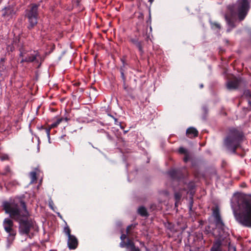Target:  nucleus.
Here are the masks:
<instances>
[{
	"label": "nucleus",
	"instance_id": "f257e3e1",
	"mask_svg": "<svg viewBox=\"0 0 251 251\" xmlns=\"http://www.w3.org/2000/svg\"><path fill=\"white\" fill-rule=\"evenodd\" d=\"M3 207L11 218L19 222L21 234L28 235L32 229L36 230V226L33 222L25 220L28 216V212L24 202L21 201L19 205L13 201H5L3 203Z\"/></svg>",
	"mask_w": 251,
	"mask_h": 251
},
{
	"label": "nucleus",
	"instance_id": "f03ea898",
	"mask_svg": "<svg viewBox=\"0 0 251 251\" xmlns=\"http://www.w3.org/2000/svg\"><path fill=\"white\" fill-rule=\"evenodd\" d=\"M231 206L236 220L241 225L251 227V195H235Z\"/></svg>",
	"mask_w": 251,
	"mask_h": 251
},
{
	"label": "nucleus",
	"instance_id": "7ed1b4c3",
	"mask_svg": "<svg viewBox=\"0 0 251 251\" xmlns=\"http://www.w3.org/2000/svg\"><path fill=\"white\" fill-rule=\"evenodd\" d=\"M245 137L241 132L233 129L230 130L228 136L224 141L226 147L233 153L236 152L237 148L244 141Z\"/></svg>",
	"mask_w": 251,
	"mask_h": 251
},
{
	"label": "nucleus",
	"instance_id": "20e7f679",
	"mask_svg": "<svg viewBox=\"0 0 251 251\" xmlns=\"http://www.w3.org/2000/svg\"><path fill=\"white\" fill-rule=\"evenodd\" d=\"M251 0H238L236 4L237 14L240 21L243 20L250 8Z\"/></svg>",
	"mask_w": 251,
	"mask_h": 251
},
{
	"label": "nucleus",
	"instance_id": "39448f33",
	"mask_svg": "<svg viewBox=\"0 0 251 251\" xmlns=\"http://www.w3.org/2000/svg\"><path fill=\"white\" fill-rule=\"evenodd\" d=\"M20 57L21 58V63L38 62L40 55L36 50H27L22 49L20 50Z\"/></svg>",
	"mask_w": 251,
	"mask_h": 251
},
{
	"label": "nucleus",
	"instance_id": "423d86ee",
	"mask_svg": "<svg viewBox=\"0 0 251 251\" xmlns=\"http://www.w3.org/2000/svg\"><path fill=\"white\" fill-rule=\"evenodd\" d=\"M37 10L38 6L34 4L29 10L26 11V16L29 24L28 28L29 29L33 28L37 24Z\"/></svg>",
	"mask_w": 251,
	"mask_h": 251
},
{
	"label": "nucleus",
	"instance_id": "0eeeda50",
	"mask_svg": "<svg viewBox=\"0 0 251 251\" xmlns=\"http://www.w3.org/2000/svg\"><path fill=\"white\" fill-rule=\"evenodd\" d=\"M3 226L5 231L8 234V239L13 240L16 234L13 221L9 218H6L3 221Z\"/></svg>",
	"mask_w": 251,
	"mask_h": 251
},
{
	"label": "nucleus",
	"instance_id": "6e6552de",
	"mask_svg": "<svg viewBox=\"0 0 251 251\" xmlns=\"http://www.w3.org/2000/svg\"><path fill=\"white\" fill-rule=\"evenodd\" d=\"M1 12L2 16L8 20L12 19L16 13L14 8L11 6L4 7L1 10Z\"/></svg>",
	"mask_w": 251,
	"mask_h": 251
},
{
	"label": "nucleus",
	"instance_id": "1a4fd4ad",
	"mask_svg": "<svg viewBox=\"0 0 251 251\" xmlns=\"http://www.w3.org/2000/svg\"><path fill=\"white\" fill-rule=\"evenodd\" d=\"M77 245V240L75 236L72 235L68 237V246L70 250H74L76 249Z\"/></svg>",
	"mask_w": 251,
	"mask_h": 251
},
{
	"label": "nucleus",
	"instance_id": "9d476101",
	"mask_svg": "<svg viewBox=\"0 0 251 251\" xmlns=\"http://www.w3.org/2000/svg\"><path fill=\"white\" fill-rule=\"evenodd\" d=\"M186 134L189 138L195 137L198 135V131L196 128L191 127L187 129Z\"/></svg>",
	"mask_w": 251,
	"mask_h": 251
},
{
	"label": "nucleus",
	"instance_id": "9b49d317",
	"mask_svg": "<svg viewBox=\"0 0 251 251\" xmlns=\"http://www.w3.org/2000/svg\"><path fill=\"white\" fill-rule=\"evenodd\" d=\"M239 84V81L235 79L233 80L229 81L227 83L226 86L228 89H236Z\"/></svg>",
	"mask_w": 251,
	"mask_h": 251
},
{
	"label": "nucleus",
	"instance_id": "f8f14e48",
	"mask_svg": "<svg viewBox=\"0 0 251 251\" xmlns=\"http://www.w3.org/2000/svg\"><path fill=\"white\" fill-rule=\"evenodd\" d=\"M126 248L129 249L131 251H140V249L138 247H136L135 246L134 243L133 242L128 239L127 241L126 242Z\"/></svg>",
	"mask_w": 251,
	"mask_h": 251
},
{
	"label": "nucleus",
	"instance_id": "ddd939ff",
	"mask_svg": "<svg viewBox=\"0 0 251 251\" xmlns=\"http://www.w3.org/2000/svg\"><path fill=\"white\" fill-rule=\"evenodd\" d=\"M131 42L136 46V47L140 51L141 53H143V48L142 46L141 43L140 42H139L138 40L136 39H131Z\"/></svg>",
	"mask_w": 251,
	"mask_h": 251
},
{
	"label": "nucleus",
	"instance_id": "4468645a",
	"mask_svg": "<svg viewBox=\"0 0 251 251\" xmlns=\"http://www.w3.org/2000/svg\"><path fill=\"white\" fill-rule=\"evenodd\" d=\"M138 212L142 216H147L148 215L147 210L143 206L140 207L138 209Z\"/></svg>",
	"mask_w": 251,
	"mask_h": 251
},
{
	"label": "nucleus",
	"instance_id": "2eb2a0df",
	"mask_svg": "<svg viewBox=\"0 0 251 251\" xmlns=\"http://www.w3.org/2000/svg\"><path fill=\"white\" fill-rule=\"evenodd\" d=\"M30 177L31 178V182L33 183L36 181V172L32 171L30 173Z\"/></svg>",
	"mask_w": 251,
	"mask_h": 251
},
{
	"label": "nucleus",
	"instance_id": "dca6fc26",
	"mask_svg": "<svg viewBox=\"0 0 251 251\" xmlns=\"http://www.w3.org/2000/svg\"><path fill=\"white\" fill-rule=\"evenodd\" d=\"M63 120V119L62 118H59L57 120V121L51 124L50 126V128H54V127H56V126H58V125Z\"/></svg>",
	"mask_w": 251,
	"mask_h": 251
},
{
	"label": "nucleus",
	"instance_id": "f3484780",
	"mask_svg": "<svg viewBox=\"0 0 251 251\" xmlns=\"http://www.w3.org/2000/svg\"><path fill=\"white\" fill-rule=\"evenodd\" d=\"M64 232L68 236V237L72 235L71 234V230L68 226L64 227Z\"/></svg>",
	"mask_w": 251,
	"mask_h": 251
},
{
	"label": "nucleus",
	"instance_id": "a211bd4d",
	"mask_svg": "<svg viewBox=\"0 0 251 251\" xmlns=\"http://www.w3.org/2000/svg\"><path fill=\"white\" fill-rule=\"evenodd\" d=\"M178 151L180 153L186 154L188 153L187 150L183 147H180Z\"/></svg>",
	"mask_w": 251,
	"mask_h": 251
},
{
	"label": "nucleus",
	"instance_id": "6ab92c4d",
	"mask_svg": "<svg viewBox=\"0 0 251 251\" xmlns=\"http://www.w3.org/2000/svg\"><path fill=\"white\" fill-rule=\"evenodd\" d=\"M175 199L176 200V202L175 203L176 206V205L177 202L180 200L181 198V195L178 193H176L175 195Z\"/></svg>",
	"mask_w": 251,
	"mask_h": 251
},
{
	"label": "nucleus",
	"instance_id": "aec40b11",
	"mask_svg": "<svg viewBox=\"0 0 251 251\" xmlns=\"http://www.w3.org/2000/svg\"><path fill=\"white\" fill-rule=\"evenodd\" d=\"M244 95L246 97L251 98V93L249 90H246L244 93Z\"/></svg>",
	"mask_w": 251,
	"mask_h": 251
},
{
	"label": "nucleus",
	"instance_id": "412c9836",
	"mask_svg": "<svg viewBox=\"0 0 251 251\" xmlns=\"http://www.w3.org/2000/svg\"><path fill=\"white\" fill-rule=\"evenodd\" d=\"M50 126H49V128H46V132L47 133V136H48V139L49 140H50Z\"/></svg>",
	"mask_w": 251,
	"mask_h": 251
},
{
	"label": "nucleus",
	"instance_id": "4be33fe9",
	"mask_svg": "<svg viewBox=\"0 0 251 251\" xmlns=\"http://www.w3.org/2000/svg\"><path fill=\"white\" fill-rule=\"evenodd\" d=\"M120 245L121 248L126 247V243H125V241H122Z\"/></svg>",
	"mask_w": 251,
	"mask_h": 251
},
{
	"label": "nucleus",
	"instance_id": "5701e85b",
	"mask_svg": "<svg viewBox=\"0 0 251 251\" xmlns=\"http://www.w3.org/2000/svg\"><path fill=\"white\" fill-rule=\"evenodd\" d=\"M131 227H132V226H127V227L126 228V234H127V235L128 236H129V235H130L129 229L131 228Z\"/></svg>",
	"mask_w": 251,
	"mask_h": 251
},
{
	"label": "nucleus",
	"instance_id": "b1692460",
	"mask_svg": "<svg viewBox=\"0 0 251 251\" xmlns=\"http://www.w3.org/2000/svg\"><path fill=\"white\" fill-rule=\"evenodd\" d=\"M185 155V156L184 157L183 160H184V162H186L189 160V156H188V153H187V154H186Z\"/></svg>",
	"mask_w": 251,
	"mask_h": 251
},
{
	"label": "nucleus",
	"instance_id": "393cba45",
	"mask_svg": "<svg viewBox=\"0 0 251 251\" xmlns=\"http://www.w3.org/2000/svg\"><path fill=\"white\" fill-rule=\"evenodd\" d=\"M122 241H124V240H125V239L126 238V235L125 234H122L121 236V237H120Z\"/></svg>",
	"mask_w": 251,
	"mask_h": 251
},
{
	"label": "nucleus",
	"instance_id": "a878e982",
	"mask_svg": "<svg viewBox=\"0 0 251 251\" xmlns=\"http://www.w3.org/2000/svg\"><path fill=\"white\" fill-rule=\"evenodd\" d=\"M213 26H214L215 27L219 28V29H220L221 27L220 25L217 23L214 24Z\"/></svg>",
	"mask_w": 251,
	"mask_h": 251
},
{
	"label": "nucleus",
	"instance_id": "bb28decb",
	"mask_svg": "<svg viewBox=\"0 0 251 251\" xmlns=\"http://www.w3.org/2000/svg\"><path fill=\"white\" fill-rule=\"evenodd\" d=\"M114 118V121H115V124L116 125H120V123H119V122L118 121V120H117V119L114 118Z\"/></svg>",
	"mask_w": 251,
	"mask_h": 251
},
{
	"label": "nucleus",
	"instance_id": "cd10ccee",
	"mask_svg": "<svg viewBox=\"0 0 251 251\" xmlns=\"http://www.w3.org/2000/svg\"><path fill=\"white\" fill-rule=\"evenodd\" d=\"M175 173V171H171L170 172L169 174L170 175L174 177V174Z\"/></svg>",
	"mask_w": 251,
	"mask_h": 251
},
{
	"label": "nucleus",
	"instance_id": "c85d7f7f",
	"mask_svg": "<svg viewBox=\"0 0 251 251\" xmlns=\"http://www.w3.org/2000/svg\"><path fill=\"white\" fill-rule=\"evenodd\" d=\"M140 245H141L143 246H144V243L143 242H140Z\"/></svg>",
	"mask_w": 251,
	"mask_h": 251
},
{
	"label": "nucleus",
	"instance_id": "c756f323",
	"mask_svg": "<svg viewBox=\"0 0 251 251\" xmlns=\"http://www.w3.org/2000/svg\"><path fill=\"white\" fill-rule=\"evenodd\" d=\"M6 170L9 171V168L8 167H6Z\"/></svg>",
	"mask_w": 251,
	"mask_h": 251
},
{
	"label": "nucleus",
	"instance_id": "7c9ffc66",
	"mask_svg": "<svg viewBox=\"0 0 251 251\" xmlns=\"http://www.w3.org/2000/svg\"><path fill=\"white\" fill-rule=\"evenodd\" d=\"M248 102L250 105H251V101L250 100H249Z\"/></svg>",
	"mask_w": 251,
	"mask_h": 251
},
{
	"label": "nucleus",
	"instance_id": "2f4dec72",
	"mask_svg": "<svg viewBox=\"0 0 251 251\" xmlns=\"http://www.w3.org/2000/svg\"><path fill=\"white\" fill-rule=\"evenodd\" d=\"M50 206L51 207V209H53L52 206H51V204L50 203Z\"/></svg>",
	"mask_w": 251,
	"mask_h": 251
},
{
	"label": "nucleus",
	"instance_id": "473e14b6",
	"mask_svg": "<svg viewBox=\"0 0 251 251\" xmlns=\"http://www.w3.org/2000/svg\"><path fill=\"white\" fill-rule=\"evenodd\" d=\"M200 87H201V88H202V87H203V85H202V84H201V85H200Z\"/></svg>",
	"mask_w": 251,
	"mask_h": 251
},
{
	"label": "nucleus",
	"instance_id": "72a5a7b5",
	"mask_svg": "<svg viewBox=\"0 0 251 251\" xmlns=\"http://www.w3.org/2000/svg\"><path fill=\"white\" fill-rule=\"evenodd\" d=\"M226 20L227 21H228V19H227V16H226Z\"/></svg>",
	"mask_w": 251,
	"mask_h": 251
},
{
	"label": "nucleus",
	"instance_id": "f704fd0d",
	"mask_svg": "<svg viewBox=\"0 0 251 251\" xmlns=\"http://www.w3.org/2000/svg\"><path fill=\"white\" fill-rule=\"evenodd\" d=\"M233 249H234V251H236V250H235V247H233Z\"/></svg>",
	"mask_w": 251,
	"mask_h": 251
},
{
	"label": "nucleus",
	"instance_id": "c9c22d12",
	"mask_svg": "<svg viewBox=\"0 0 251 251\" xmlns=\"http://www.w3.org/2000/svg\"><path fill=\"white\" fill-rule=\"evenodd\" d=\"M225 238L226 239V241L227 242V241H228L227 239H226V237H225Z\"/></svg>",
	"mask_w": 251,
	"mask_h": 251
},
{
	"label": "nucleus",
	"instance_id": "e433bc0d",
	"mask_svg": "<svg viewBox=\"0 0 251 251\" xmlns=\"http://www.w3.org/2000/svg\"><path fill=\"white\" fill-rule=\"evenodd\" d=\"M230 31V29H227V31L229 32Z\"/></svg>",
	"mask_w": 251,
	"mask_h": 251
}]
</instances>
